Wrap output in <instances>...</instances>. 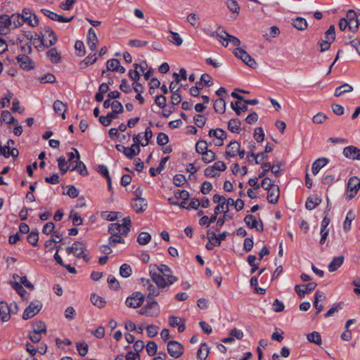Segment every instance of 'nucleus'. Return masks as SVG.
Returning a JSON list of instances; mask_svg holds the SVG:
<instances>
[{
	"label": "nucleus",
	"mask_w": 360,
	"mask_h": 360,
	"mask_svg": "<svg viewBox=\"0 0 360 360\" xmlns=\"http://www.w3.org/2000/svg\"><path fill=\"white\" fill-rule=\"evenodd\" d=\"M148 271L153 282L160 288H169L178 281L172 269L165 264H150Z\"/></svg>",
	"instance_id": "f257e3e1"
},
{
	"label": "nucleus",
	"mask_w": 360,
	"mask_h": 360,
	"mask_svg": "<svg viewBox=\"0 0 360 360\" xmlns=\"http://www.w3.org/2000/svg\"><path fill=\"white\" fill-rule=\"evenodd\" d=\"M118 229H120L118 223H112L108 226V232L110 234L108 243L110 246L114 247L117 243H124V240L122 236H124L125 235H122L121 230Z\"/></svg>",
	"instance_id": "f03ea898"
},
{
	"label": "nucleus",
	"mask_w": 360,
	"mask_h": 360,
	"mask_svg": "<svg viewBox=\"0 0 360 360\" xmlns=\"http://www.w3.org/2000/svg\"><path fill=\"white\" fill-rule=\"evenodd\" d=\"M86 246L80 241H75L71 246L66 248V252L68 255L72 254L76 257H82L84 261L88 262L90 257L85 254Z\"/></svg>",
	"instance_id": "7ed1b4c3"
},
{
	"label": "nucleus",
	"mask_w": 360,
	"mask_h": 360,
	"mask_svg": "<svg viewBox=\"0 0 360 360\" xmlns=\"http://www.w3.org/2000/svg\"><path fill=\"white\" fill-rule=\"evenodd\" d=\"M141 283L147 292L148 298L150 297H158L160 295L162 290L166 288H160L156 284L154 285L150 280L144 278H141Z\"/></svg>",
	"instance_id": "20e7f679"
},
{
	"label": "nucleus",
	"mask_w": 360,
	"mask_h": 360,
	"mask_svg": "<svg viewBox=\"0 0 360 360\" xmlns=\"http://www.w3.org/2000/svg\"><path fill=\"white\" fill-rule=\"evenodd\" d=\"M236 57L240 58L245 64L251 68H256L257 63L244 49L237 48L233 51Z\"/></svg>",
	"instance_id": "39448f33"
},
{
	"label": "nucleus",
	"mask_w": 360,
	"mask_h": 360,
	"mask_svg": "<svg viewBox=\"0 0 360 360\" xmlns=\"http://www.w3.org/2000/svg\"><path fill=\"white\" fill-rule=\"evenodd\" d=\"M41 44L45 46H51L56 44L57 37L53 31L49 28H46L39 37Z\"/></svg>",
	"instance_id": "423d86ee"
},
{
	"label": "nucleus",
	"mask_w": 360,
	"mask_h": 360,
	"mask_svg": "<svg viewBox=\"0 0 360 360\" xmlns=\"http://www.w3.org/2000/svg\"><path fill=\"white\" fill-rule=\"evenodd\" d=\"M360 189V179L357 176H352L347 183V192L346 198L349 200L352 199Z\"/></svg>",
	"instance_id": "0eeeda50"
},
{
	"label": "nucleus",
	"mask_w": 360,
	"mask_h": 360,
	"mask_svg": "<svg viewBox=\"0 0 360 360\" xmlns=\"http://www.w3.org/2000/svg\"><path fill=\"white\" fill-rule=\"evenodd\" d=\"M42 308V304L39 301L32 302L25 309L22 319L24 320L30 319L37 315Z\"/></svg>",
	"instance_id": "6e6552de"
},
{
	"label": "nucleus",
	"mask_w": 360,
	"mask_h": 360,
	"mask_svg": "<svg viewBox=\"0 0 360 360\" xmlns=\"http://www.w3.org/2000/svg\"><path fill=\"white\" fill-rule=\"evenodd\" d=\"M167 352L173 358L177 359L184 354L183 345L175 340L169 341L167 343Z\"/></svg>",
	"instance_id": "1a4fd4ad"
},
{
	"label": "nucleus",
	"mask_w": 360,
	"mask_h": 360,
	"mask_svg": "<svg viewBox=\"0 0 360 360\" xmlns=\"http://www.w3.org/2000/svg\"><path fill=\"white\" fill-rule=\"evenodd\" d=\"M209 136L213 137V143L215 146H221L224 144V140L226 139L227 134L221 129H210Z\"/></svg>",
	"instance_id": "9d476101"
},
{
	"label": "nucleus",
	"mask_w": 360,
	"mask_h": 360,
	"mask_svg": "<svg viewBox=\"0 0 360 360\" xmlns=\"http://www.w3.org/2000/svg\"><path fill=\"white\" fill-rule=\"evenodd\" d=\"M143 300V295L139 292H136L127 298L126 304L131 308H137L142 305Z\"/></svg>",
	"instance_id": "9b49d317"
},
{
	"label": "nucleus",
	"mask_w": 360,
	"mask_h": 360,
	"mask_svg": "<svg viewBox=\"0 0 360 360\" xmlns=\"http://www.w3.org/2000/svg\"><path fill=\"white\" fill-rule=\"evenodd\" d=\"M21 15L25 23H27L32 27H37L39 25V20L37 15L32 13L31 9L28 8H24Z\"/></svg>",
	"instance_id": "f8f14e48"
},
{
	"label": "nucleus",
	"mask_w": 360,
	"mask_h": 360,
	"mask_svg": "<svg viewBox=\"0 0 360 360\" xmlns=\"http://www.w3.org/2000/svg\"><path fill=\"white\" fill-rule=\"evenodd\" d=\"M76 153V160L74 162H72L70 164V167H71L70 170H77L81 175H86L87 169L85 165L79 160V153L76 148H73Z\"/></svg>",
	"instance_id": "ddd939ff"
},
{
	"label": "nucleus",
	"mask_w": 360,
	"mask_h": 360,
	"mask_svg": "<svg viewBox=\"0 0 360 360\" xmlns=\"http://www.w3.org/2000/svg\"><path fill=\"white\" fill-rule=\"evenodd\" d=\"M246 225L250 229H255L258 231H263V223L260 219H257L255 216L248 214L244 218Z\"/></svg>",
	"instance_id": "4468645a"
},
{
	"label": "nucleus",
	"mask_w": 360,
	"mask_h": 360,
	"mask_svg": "<svg viewBox=\"0 0 360 360\" xmlns=\"http://www.w3.org/2000/svg\"><path fill=\"white\" fill-rule=\"evenodd\" d=\"M344 156L353 160H360V149L354 146H349L343 149Z\"/></svg>",
	"instance_id": "2eb2a0df"
},
{
	"label": "nucleus",
	"mask_w": 360,
	"mask_h": 360,
	"mask_svg": "<svg viewBox=\"0 0 360 360\" xmlns=\"http://www.w3.org/2000/svg\"><path fill=\"white\" fill-rule=\"evenodd\" d=\"M212 200L214 203L218 205L214 207V211L217 213L220 212H224L225 214L228 212L226 210V198L223 195L215 194L213 196Z\"/></svg>",
	"instance_id": "dca6fc26"
},
{
	"label": "nucleus",
	"mask_w": 360,
	"mask_h": 360,
	"mask_svg": "<svg viewBox=\"0 0 360 360\" xmlns=\"http://www.w3.org/2000/svg\"><path fill=\"white\" fill-rule=\"evenodd\" d=\"M12 304L10 306L5 302H0V319L2 321L6 322L11 318Z\"/></svg>",
	"instance_id": "f3484780"
},
{
	"label": "nucleus",
	"mask_w": 360,
	"mask_h": 360,
	"mask_svg": "<svg viewBox=\"0 0 360 360\" xmlns=\"http://www.w3.org/2000/svg\"><path fill=\"white\" fill-rule=\"evenodd\" d=\"M316 287V283L311 282L307 285H295V290L299 297L302 298L305 293H308L312 291Z\"/></svg>",
	"instance_id": "a211bd4d"
},
{
	"label": "nucleus",
	"mask_w": 360,
	"mask_h": 360,
	"mask_svg": "<svg viewBox=\"0 0 360 360\" xmlns=\"http://www.w3.org/2000/svg\"><path fill=\"white\" fill-rule=\"evenodd\" d=\"M240 144L236 141H231L226 148L225 154L226 157L233 158L238 155L240 151Z\"/></svg>",
	"instance_id": "6ab92c4d"
},
{
	"label": "nucleus",
	"mask_w": 360,
	"mask_h": 360,
	"mask_svg": "<svg viewBox=\"0 0 360 360\" xmlns=\"http://www.w3.org/2000/svg\"><path fill=\"white\" fill-rule=\"evenodd\" d=\"M17 62L20 68L25 70H30L34 68L32 61L26 55H19L17 57Z\"/></svg>",
	"instance_id": "aec40b11"
},
{
	"label": "nucleus",
	"mask_w": 360,
	"mask_h": 360,
	"mask_svg": "<svg viewBox=\"0 0 360 360\" xmlns=\"http://www.w3.org/2000/svg\"><path fill=\"white\" fill-rule=\"evenodd\" d=\"M350 22L348 20H345V18H342L340 20L338 23L339 29L341 31H344L348 27L349 30L352 32H356L358 30L359 26L360 25V19L356 20V23L355 25H351Z\"/></svg>",
	"instance_id": "412c9836"
},
{
	"label": "nucleus",
	"mask_w": 360,
	"mask_h": 360,
	"mask_svg": "<svg viewBox=\"0 0 360 360\" xmlns=\"http://www.w3.org/2000/svg\"><path fill=\"white\" fill-rule=\"evenodd\" d=\"M98 39L93 28H90L87 34V44L91 51H94L97 48Z\"/></svg>",
	"instance_id": "4be33fe9"
},
{
	"label": "nucleus",
	"mask_w": 360,
	"mask_h": 360,
	"mask_svg": "<svg viewBox=\"0 0 360 360\" xmlns=\"http://www.w3.org/2000/svg\"><path fill=\"white\" fill-rule=\"evenodd\" d=\"M148 206V203L144 198H136L133 200L131 207L137 212L141 213L143 212Z\"/></svg>",
	"instance_id": "5701e85b"
},
{
	"label": "nucleus",
	"mask_w": 360,
	"mask_h": 360,
	"mask_svg": "<svg viewBox=\"0 0 360 360\" xmlns=\"http://www.w3.org/2000/svg\"><path fill=\"white\" fill-rule=\"evenodd\" d=\"M280 196L279 187L274 186L271 189L268 190L267 193V200L271 204L277 203Z\"/></svg>",
	"instance_id": "b1692460"
},
{
	"label": "nucleus",
	"mask_w": 360,
	"mask_h": 360,
	"mask_svg": "<svg viewBox=\"0 0 360 360\" xmlns=\"http://www.w3.org/2000/svg\"><path fill=\"white\" fill-rule=\"evenodd\" d=\"M213 37L218 38L219 41L221 42L222 46L226 47L229 45V34H228L226 32L224 31L223 30H221L220 28H218L215 32V34H211Z\"/></svg>",
	"instance_id": "393cba45"
},
{
	"label": "nucleus",
	"mask_w": 360,
	"mask_h": 360,
	"mask_svg": "<svg viewBox=\"0 0 360 360\" xmlns=\"http://www.w3.org/2000/svg\"><path fill=\"white\" fill-rule=\"evenodd\" d=\"M8 29H11L10 16L7 15H0V33L6 34Z\"/></svg>",
	"instance_id": "a878e982"
},
{
	"label": "nucleus",
	"mask_w": 360,
	"mask_h": 360,
	"mask_svg": "<svg viewBox=\"0 0 360 360\" xmlns=\"http://www.w3.org/2000/svg\"><path fill=\"white\" fill-rule=\"evenodd\" d=\"M328 162V160L326 158H321L314 161L312 164L311 168L313 174H317L320 169L323 167Z\"/></svg>",
	"instance_id": "bb28decb"
},
{
	"label": "nucleus",
	"mask_w": 360,
	"mask_h": 360,
	"mask_svg": "<svg viewBox=\"0 0 360 360\" xmlns=\"http://www.w3.org/2000/svg\"><path fill=\"white\" fill-rule=\"evenodd\" d=\"M53 107L54 111L56 113L61 115L62 118L63 120H65V112L67 110L66 105L65 103H63L61 101L56 100V101H54Z\"/></svg>",
	"instance_id": "cd10ccee"
},
{
	"label": "nucleus",
	"mask_w": 360,
	"mask_h": 360,
	"mask_svg": "<svg viewBox=\"0 0 360 360\" xmlns=\"http://www.w3.org/2000/svg\"><path fill=\"white\" fill-rule=\"evenodd\" d=\"M344 259L343 256H338L333 258L332 262L328 266V271L330 272L336 271L342 264Z\"/></svg>",
	"instance_id": "c85d7f7f"
},
{
	"label": "nucleus",
	"mask_w": 360,
	"mask_h": 360,
	"mask_svg": "<svg viewBox=\"0 0 360 360\" xmlns=\"http://www.w3.org/2000/svg\"><path fill=\"white\" fill-rule=\"evenodd\" d=\"M352 91L353 87L350 84L345 83L335 89L334 95L338 97L344 94L350 93Z\"/></svg>",
	"instance_id": "c756f323"
},
{
	"label": "nucleus",
	"mask_w": 360,
	"mask_h": 360,
	"mask_svg": "<svg viewBox=\"0 0 360 360\" xmlns=\"http://www.w3.org/2000/svg\"><path fill=\"white\" fill-rule=\"evenodd\" d=\"M10 20L11 29H15L25 23L22 15L20 14H13L10 16Z\"/></svg>",
	"instance_id": "7c9ffc66"
},
{
	"label": "nucleus",
	"mask_w": 360,
	"mask_h": 360,
	"mask_svg": "<svg viewBox=\"0 0 360 360\" xmlns=\"http://www.w3.org/2000/svg\"><path fill=\"white\" fill-rule=\"evenodd\" d=\"M292 25L298 30H304L307 28L308 24L307 20L301 17H297L292 20Z\"/></svg>",
	"instance_id": "2f4dec72"
},
{
	"label": "nucleus",
	"mask_w": 360,
	"mask_h": 360,
	"mask_svg": "<svg viewBox=\"0 0 360 360\" xmlns=\"http://www.w3.org/2000/svg\"><path fill=\"white\" fill-rule=\"evenodd\" d=\"M355 219V214L353 211L349 210L346 216V219L343 224V229L345 232H347L351 229L352 221Z\"/></svg>",
	"instance_id": "473e14b6"
},
{
	"label": "nucleus",
	"mask_w": 360,
	"mask_h": 360,
	"mask_svg": "<svg viewBox=\"0 0 360 360\" xmlns=\"http://www.w3.org/2000/svg\"><path fill=\"white\" fill-rule=\"evenodd\" d=\"M131 225V219L129 217H125L122 219V223L119 224L120 230L122 235H127Z\"/></svg>",
	"instance_id": "72a5a7b5"
},
{
	"label": "nucleus",
	"mask_w": 360,
	"mask_h": 360,
	"mask_svg": "<svg viewBox=\"0 0 360 360\" xmlns=\"http://www.w3.org/2000/svg\"><path fill=\"white\" fill-rule=\"evenodd\" d=\"M210 353V348L206 343H202L198 350L197 355L200 360H205Z\"/></svg>",
	"instance_id": "f704fd0d"
},
{
	"label": "nucleus",
	"mask_w": 360,
	"mask_h": 360,
	"mask_svg": "<svg viewBox=\"0 0 360 360\" xmlns=\"http://www.w3.org/2000/svg\"><path fill=\"white\" fill-rule=\"evenodd\" d=\"M240 124V121L238 119H231L228 123V129L233 133H239Z\"/></svg>",
	"instance_id": "c9c22d12"
},
{
	"label": "nucleus",
	"mask_w": 360,
	"mask_h": 360,
	"mask_svg": "<svg viewBox=\"0 0 360 360\" xmlns=\"http://www.w3.org/2000/svg\"><path fill=\"white\" fill-rule=\"evenodd\" d=\"M321 202V199L319 197H312L309 198L307 200L305 206L306 208L309 210H314L317 205H319Z\"/></svg>",
	"instance_id": "e433bc0d"
},
{
	"label": "nucleus",
	"mask_w": 360,
	"mask_h": 360,
	"mask_svg": "<svg viewBox=\"0 0 360 360\" xmlns=\"http://www.w3.org/2000/svg\"><path fill=\"white\" fill-rule=\"evenodd\" d=\"M307 340L312 343H314L317 345H321V337L319 333L316 331H314L311 333H309L307 335Z\"/></svg>",
	"instance_id": "4c0bfd02"
},
{
	"label": "nucleus",
	"mask_w": 360,
	"mask_h": 360,
	"mask_svg": "<svg viewBox=\"0 0 360 360\" xmlns=\"http://www.w3.org/2000/svg\"><path fill=\"white\" fill-rule=\"evenodd\" d=\"M231 106L238 115H240L242 112L248 110V106L245 104H242L240 101L235 103H231Z\"/></svg>",
	"instance_id": "58836bf2"
},
{
	"label": "nucleus",
	"mask_w": 360,
	"mask_h": 360,
	"mask_svg": "<svg viewBox=\"0 0 360 360\" xmlns=\"http://www.w3.org/2000/svg\"><path fill=\"white\" fill-rule=\"evenodd\" d=\"M171 35L167 37V39L176 46H181L183 40L177 32L170 31Z\"/></svg>",
	"instance_id": "ea45409f"
},
{
	"label": "nucleus",
	"mask_w": 360,
	"mask_h": 360,
	"mask_svg": "<svg viewBox=\"0 0 360 360\" xmlns=\"http://www.w3.org/2000/svg\"><path fill=\"white\" fill-rule=\"evenodd\" d=\"M214 108L218 113H224L226 110V103L224 99L219 98L214 101Z\"/></svg>",
	"instance_id": "a19ab883"
},
{
	"label": "nucleus",
	"mask_w": 360,
	"mask_h": 360,
	"mask_svg": "<svg viewBox=\"0 0 360 360\" xmlns=\"http://www.w3.org/2000/svg\"><path fill=\"white\" fill-rule=\"evenodd\" d=\"M150 240L151 236L147 232L140 233L137 238V242L141 245H145L148 244Z\"/></svg>",
	"instance_id": "79ce46f5"
},
{
	"label": "nucleus",
	"mask_w": 360,
	"mask_h": 360,
	"mask_svg": "<svg viewBox=\"0 0 360 360\" xmlns=\"http://www.w3.org/2000/svg\"><path fill=\"white\" fill-rule=\"evenodd\" d=\"M33 331L39 333H46V327L44 322L39 321L33 323L32 325Z\"/></svg>",
	"instance_id": "37998d69"
},
{
	"label": "nucleus",
	"mask_w": 360,
	"mask_h": 360,
	"mask_svg": "<svg viewBox=\"0 0 360 360\" xmlns=\"http://www.w3.org/2000/svg\"><path fill=\"white\" fill-rule=\"evenodd\" d=\"M215 158V153L210 150H207L202 154V160L205 163L211 162L214 160Z\"/></svg>",
	"instance_id": "c03bdc74"
},
{
	"label": "nucleus",
	"mask_w": 360,
	"mask_h": 360,
	"mask_svg": "<svg viewBox=\"0 0 360 360\" xmlns=\"http://www.w3.org/2000/svg\"><path fill=\"white\" fill-rule=\"evenodd\" d=\"M49 18L53 20L58 21V22H70L72 20L73 17L65 18V17H63V15H58V14H57L56 13L52 12L50 14Z\"/></svg>",
	"instance_id": "a18cd8bd"
},
{
	"label": "nucleus",
	"mask_w": 360,
	"mask_h": 360,
	"mask_svg": "<svg viewBox=\"0 0 360 360\" xmlns=\"http://www.w3.org/2000/svg\"><path fill=\"white\" fill-rule=\"evenodd\" d=\"M96 60H97V58L96 57V54L95 53L93 54V55H89L80 63V67H81V68H85L88 65L94 63L96 61Z\"/></svg>",
	"instance_id": "49530a36"
},
{
	"label": "nucleus",
	"mask_w": 360,
	"mask_h": 360,
	"mask_svg": "<svg viewBox=\"0 0 360 360\" xmlns=\"http://www.w3.org/2000/svg\"><path fill=\"white\" fill-rule=\"evenodd\" d=\"M226 6L231 12L237 14L239 13L240 6L236 0H227Z\"/></svg>",
	"instance_id": "de8ad7c7"
},
{
	"label": "nucleus",
	"mask_w": 360,
	"mask_h": 360,
	"mask_svg": "<svg viewBox=\"0 0 360 360\" xmlns=\"http://www.w3.org/2000/svg\"><path fill=\"white\" fill-rule=\"evenodd\" d=\"M132 272L131 268L127 264H122L120 268V274L124 278H128Z\"/></svg>",
	"instance_id": "09e8293b"
},
{
	"label": "nucleus",
	"mask_w": 360,
	"mask_h": 360,
	"mask_svg": "<svg viewBox=\"0 0 360 360\" xmlns=\"http://www.w3.org/2000/svg\"><path fill=\"white\" fill-rule=\"evenodd\" d=\"M38 80L41 84L53 83L56 81V77L53 75L47 73L43 76L39 77Z\"/></svg>",
	"instance_id": "8fccbe9b"
},
{
	"label": "nucleus",
	"mask_w": 360,
	"mask_h": 360,
	"mask_svg": "<svg viewBox=\"0 0 360 360\" xmlns=\"http://www.w3.org/2000/svg\"><path fill=\"white\" fill-rule=\"evenodd\" d=\"M328 119L326 114L323 112H319L312 117V121L314 124H323Z\"/></svg>",
	"instance_id": "3c124183"
},
{
	"label": "nucleus",
	"mask_w": 360,
	"mask_h": 360,
	"mask_svg": "<svg viewBox=\"0 0 360 360\" xmlns=\"http://www.w3.org/2000/svg\"><path fill=\"white\" fill-rule=\"evenodd\" d=\"M58 167L61 171V173L64 174L68 169H71V167L66 166V160L63 156H60L58 159Z\"/></svg>",
	"instance_id": "603ef678"
},
{
	"label": "nucleus",
	"mask_w": 360,
	"mask_h": 360,
	"mask_svg": "<svg viewBox=\"0 0 360 360\" xmlns=\"http://www.w3.org/2000/svg\"><path fill=\"white\" fill-rule=\"evenodd\" d=\"M195 150L199 154H202L207 150V143L205 141H199L196 143Z\"/></svg>",
	"instance_id": "864d4df0"
},
{
	"label": "nucleus",
	"mask_w": 360,
	"mask_h": 360,
	"mask_svg": "<svg viewBox=\"0 0 360 360\" xmlns=\"http://www.w3.org/2000/svg\"><path fill=\"white\" fill-rule=\"evenodd\" d=\"M91 302L94 305L97 306L99 308L103 307L105 305V302L97 295H92L91 296Z\"/></svg>",
	"instance_id": "5fc2aeb1"
},
{
	"label": "nucleus",
	"mask_w": 360,
	"mask_h": 360,
	"mask_svg": "<svg viewBox=\"0 0 360 360\" xmlns=\"http://www.w3.org/2000/svg\"><path fill=\"white\" fill-rule=\"evenodd\" d=\"M345 20H348L350 22V25H353V21L356 23V20L360 19L359 16H357L356 12L354 10H349L347 13Z\"/></svg>",
	"instance_id": "6e6d98bb"
},
{
	"label": "nucleus",
	"mask_w": 360,
	"mask_h": 360,
	"mask_svg": "<svg viewBox=\"0 0 360 360\" xmlns=\"http://www.w3.org/2000/svg\"><path fill=\"white\" fill-rule=\"evenodd\" d=\"M47 54L50 58L52 62H58L60 59V53L56 49H51L48 52Z\"/></svg>",
	"instance_id": "4d7b16f0"
},
{
	"label": "nucleus",
	"mask_w": 360,
	"mask_h": 360,
	"mask_svg": "<svg viewBox=\"0 0 360 360\" xmlns=\"http://www.w3.org/2000/svg\"><path fill=\"white\" fill-rule=\"evenodd\" d=\"M158 302L156 301L148 302L144 307H143L139 311V314L146 315L148 314L147 313L148 309H153L155 307H157Z\"/></svg>",
	"instance_id": "13d9d810"
},
{
	"label": "nucleus",
	"mask_w": 360,
	"mask_h": 360,
	"mask_svg": "<svg viewBox=\"0 0 360 360\" xmlns=\"http://www.w3.org/2000/svg\"><path fill=\"white\" fill-rule=\"evenodd\" d=\"M77 349L79 352V354L82 356H84L88 353L89 347L86 342H83L77 344Z\"/></svg>",
	"instance_id": "bf43d9fd"
},
{
	"label": "nucleus",
	"mask_w": 360,
	"mask_h": 360,
	"mask_svg": "<svg viewBox=\"0 0 360 360\" xmlns=\"http://www.w3.org/2000/svg\"><path fill=\"white\" fill-rule=\"evenodd\" d=\"M70 218L72 219L73 225L79 226L82 224L83 220L77 212L71 211Z\"/></svg>",
	"instance_id": "052dcab7"
},
{
	"label": "nucleus",
	"mask_w": 360,
	"mask_h": 360,
	"mask_svg": "<svg viewBox=\"0 0 360 360\" xmlns=\"http://www.w3.org/2000/svg\"><path fill=\"white\" fill-rule=\"evenodd\" d=\"M325 37L327 40L333 41L335 39V28L334 25H330L325 33Z\"/></svg>",
	"instance_id": "680f3d73"
},
{
	"label": "nucleus",
	"mask_w": 360,
	"mask_h": 360,
	"mask_svg": "<svg viewBox=\"0 0 360 360\" xmlns=\"http://www.w3.org/2000/svg\"><path fill=\"white\" fill-rule=\"evenodd\" d=\"M205 175L207 177H217L219 176V172L214 168V166H209L205 169Z\"/></svg>",
	"instance_id": "e2e57ef3"
},
{
	"label": "nucleus",
	"mask_w": 360,
	"mask_h": 360,
	"mask_svg": "<svg viewBox=\"0 0 360 360\" xmlns=\"http://www.w3.org/2000/svg\"><path fill=\"white\" fill-rule=\"evenodd\" d=\"M157 344L153 341H150L146 345V352L150 356H153L157 352Z\"/></svg>",
	"instance_id": "0e129e2a"
},
{
	"label": "nucleus",
	"mask_w": 360,
	"mask_h": 360,
	"mask_svg": "<svg viewBox=\"0 0 360 360\" xmlns=\"http://www.w3.org/2000/svg\"><path fill=\"white\" fill-rule=\"evenodd\" d=\"M120 61L117 59H111L107 62V70L115 71L118 69Z\"/></svg>",
	"instance_id": "69168bd1"
},
{
	"label": "nucleus",
	"mask_w": 360,
	"mask_h": 360,
	"mask_svg": "<svg viewBox=\"0 0 360 360\" xmlns=\"http://www.w3.org/2000/svg\"><path fill=\"white\" fill-rule=\"evenodd\" d=\"M39 240L37 232H31L27 236V241L33 246H37Z\"/></svg>",
	"instance_id": "338daca9"
},
{
	"label": "nucleus",
	"mask_w": 360,
	"mask_h": 360,
	"mask_svg": "<svg viewBox=\"0 0 360 360\" xmlns=\"http://www.w3.org/2000/svg\"><path fill=\"white\" fill-rule=\"evenodd\" d=\"M254 138L257 142H262L264 140V133L262 127H257L255 129Z\"/></svg>",
	"instance_id": "774afa93"
}]
</instances>
